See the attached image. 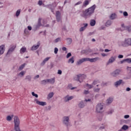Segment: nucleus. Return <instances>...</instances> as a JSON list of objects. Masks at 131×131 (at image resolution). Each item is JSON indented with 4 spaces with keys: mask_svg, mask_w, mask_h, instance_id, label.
Here are the masks:
<instances>
[{
    "mask_svg": "<svg viewBox=\"0 0 131 131\" xmlns=\"http://www.w3.org/2000/svg\"><path fill=\"white\" fill-rule=\"evenodd\" d=\"M95 9H96V5H93L88 9L86 10L85 11L83 12V13L81 15L82 17L83 18H88L91 14H93L95 11Z\"/></svg>",
    "mask_w": 131,
    "mask_h": 131,
    "instance_id": "1",
    "label": "nucleus"
},
{
    "mask_svg": "<svg viewBox=\"0 0 131 131\" xmlns=\"http://www.w3.org/2000/svg\"><path fill=\"white\" fill-rule=\"evenodd\" d=\"M99 58L96 57L94 58H83L82 59H79L77 61V65H80V64H82L83 62H86L89 61V62H91L92 63L94 62H96V61H98V59Z\"/></svg>",
    "mask_w": 131,
    "mask_h": 131,
    "instance_id": "2",
    "label": "nucleus"
},
{
    "mask_svg": "<svg viewBox=\"0 0 131 131\" xmlns=\"http://www.w3.org/2000/svg\"><path fill=\"white\" fill-rule=\"evenodd\" d=\"M119 46L124 47H129V46H131V38L125 39L124 41L120 42Z\"/></svg>",
    "mask_w": 131,
    "mask_h": 131,
    "instance_id": "3",
    "label": "nucleus"
},
{
    "mask_svg": "<svg viewBox=\"0 0 131 131\" xmlns=\"http://www.w3.org/2000/svg\"><path fill=\"white\" fill-rule=\"evenodd\" d=\"M85 77H86V76H85V75L79 74L75 76L74 78V79L75 80H78V81H79V82H82L83 79H84Z\"/></svg>",
    "mask_w": 131,
    "mask_h": 131,
    "instance_id": "4",
    "label": "nucleus"
},
{
    "mask_svg": "<svg viewBox=\"0 0 131 131\" xmlns=\"http://www.w3.org/2000/svg\"><path fill=\"white\" fill-rule=\"evenodd\" d=\"M98 83H99V81L95 80V81H93L92 85L86 84L85 85V89H93V87L94 86V85H95V84H98Z\"/></svg>",
    "mask_w": 131,
    "mask_h": 131,
    "instance_id": "5",
    "label": "nucleus"
},
{
    "mask_svg": "<svg viewBox=\"0 0 131 131\" xmlns=\"http://www.w3.org/2000/svg\"><path fill=\"white\" fill-rule=\"evenodd\" d=\"M96 112L97 113H101L103 111V104L99 103L96 106Z\"/></svg>",
    "mask_w": 131,
    "mask_h": 131,
    "instance_id": "6",
    "label": "nucleus"
},
{
    "mask_svg": "<svg viewBox=\"0 0 131 131\" xmlns=\"http://www.w3.org/2000/svg\"><path fill=\"white\" fill-rule=\"evenodd\" d=\"M34 102L36 103L37 105H39L40 106H46L47 105V102L43 101H40L38 99L35 98Z\"/></svg>",
    "mask_w": 131,
    "mask_h": 131,
    "instance_id": "7",
    "label": "nucleus"
},
{
    "mask_svg": "<svg viewBox=\"0 0 131 131\" xmlns=\"http://www.w3.org/2000/svg\"><path fill=\"white\" fill-rule=\"evenodd\" d=\"M46 82H50V83H55V78L52 79H48L47 80H43L42 81V84H45Z\"/></svg>",
    "mask_w": 131,
    "mask_h": 131,
    "instance_id": "8",
    "label": "nucleus"
},
{
    "mask_svg": "<svg viewBox=\"0 0 131 131\" xmlns=\"http://www.w3.org/2000/svg\"><path fill=\"white\" fill-rule=\"evenodd\" d=\"M63 123L65 124L67 126L69 125V117H64L63 118Z\"/></svg>",
    "mask_w": 131,
    "mask_h": 131,
    "instance_id": "9",
    "label": "nucleus"
},
{
    "mask_svg": "<svg viewBox=\"0 0 131 131\" xmlns=\"http://www.w3.org/2000/svg\"><path fill=\"white\" fill-rule=\"evenodd\" d=\"M120 73H121V71H120V70H116L112 73V75L114 77H116V76L119 75Z\"/></svg>",
    "mask_w": 131,
    "mask_h": 131,
    "instance_id": "10",
    "label": "nucleus"
},
{
    "mask_svg": "<svg viewBox=\"0 0 131 131\" xmlns=\"http://www.w3.org/2000/svg\"><path fill=\"white\" fill-rule=\"evenodd\" d=\"M14 125H20V119L17 116H15L14 118Z\"/></svg>",
    "mask_w": 131,
    "mask_h": 131,
    "instance_id": "11",
    "label": "nucleus"
},
{
    "mask_svg": "<svg viewBox=\"0 0 131 131\" xmlns=\"http://www.w3.org/2000/svg\"><path fill=\"white\" fill-rule=\"evenodd\" d=\"M115 60H116V56H112L109 59V60L107 62V65L111 63H113V62H114V61H115Z\"/></svg>",
    "mask_w": 131,
    "mask_h": 131,
    "instance_id": "12",
    "label": "nucleus"
},
{
    "mask_svg": "<svg viewBox=\"0 0 131 131\" xmlns=\"http://www.w3.org/2000/svg\"><path fill=\"white\" fill-rule=\"evenodd\" d=\"M61 13H60V12L56 11V17L57 20L59 22L60 21V20H61Z\"/></svg>",
    "mask_w": 131,
    "mask_h": 131,
    "instance_id": "13",
    "label": "nucleus"
},
{
    "mask_svg": "<svg viewBox=\"0 0 131 131\" xmlns=\"http://www.w3.org/2000/svg\"><path fill=\"white\" fill-rule=\"evenodd\" d=\"M121 83H122V84H124V82H123L122 81V80H119V81H117V82H116L115 83V86H118V85H120V84H121Z\"/></svg>",
    "mask_w": 131,
    "mask_h": 131,
    "instance_id": "14",
    "label": "nucleus"
},
{
    "mask_svg": "<svg viewBox=\"0 0 131 131\" xmlns=\"http://www.w3.org/2000/svg\"><path fill=\"white\" fill-rule=\"evenodd\" d=\"M121 26L123 30H128L129 32H130L131 29L129 27H125L124 24H122Z\"/></svg>",
    "mask_w": 131,
    "mask_h": 131,
    "instance_id": "15",
    "label": "nucleus"
},
{
    "mask_svg": "<svg viewBox=\"0 0 131 131\" xmlns=\"http://www.w3.org/2000/svg\"><path fill=\"white\" fill-rule=\"evenodd\" d=\"M5 52V45L0 46V55H3Z\"/></svg>",
    "mask_w": 131,
    "mask_h": 131,
    "instance_id": "16",
    "label": "nucleus"
},
{
    "mask_svg": "<svg viewBox=\"0 0 131 131\" xmlns=\"http://www.w3.org/2000/svg\"><path fill=\"white\" fill-rule=\"evenodd\" d=\"M72 99H73V96H67L64 97V101L65 102H68V101H70Z\"/></svg>",
    "mask_w": 131,
    "mask_h": 131,
    "instance_id": "17",
    "label": "nucleus"
},
{
    "mask_svg": "<svg viewBox=\"0 0 131 131\" xmlns=\"http://www.w3.org/2000/svg\"><path fill=\"white\" fill-rule=\"evenodd\" d=\"M83 25H84V27H82L80 29V30H79V31H80V32H82V31L85 30V29H86V27H88V24H84Z\"/></svg>",
    "mask_w": 131,
    "mask_h": 131,
    "instance_id": "18",
    "label": "nucleus"
},
{
    "mask_svg": "<svg viewBox=\"0 0 131 131\" xmlns=\"http://www.w3.org/2000/svg\"><path fill=\"white\" fill-rule=\"evenodd\" d=\"M39 46H40V44L39 43H38L36 46L34 45L32 47V51H35V50H37V49L39 48Z\"/></svg>",
    "mask_w": 131,
    "mask_h": 131,
    "instance_id": "19",
    "label": "nucleus"
},
{
    "mask_svg": "<svg viewBox=\"0 0 131 131\" xmlns=\"http://www.w3.org/2000/svg\"><path fill=\"white\" fill-rule=\"evenodd\" d=\"M124 62H127V63H131V58H127L120 61L121 64H122Z\"/></svg>",
    "mask_w": 131,
    "mask_h": 131,
    "instance_id": "20",
    "label": "nucleus"
},
{
    "mask_svg": "<svg viewBox=\"0 0 131 131\" xmlns=\"http://www.w3.org/2000/svg\"><path fill=\"white\" fill-rule=\"evenodd\" d=\"M15 48H16V46H15L11 47V48H10V49L8 50L7 54H11V53H12V52L15 50Z\"/></svg>",
    "mask_w": 131,
    "mask_h": 131,
    "instance_id": "21",
    "label": "nucleus"
},
{
    "mask_svg": "<svg viewBox=\"0 0 131 131\" xmlns=\"http://www.w3.org/2000/svg\"><path fill=\"white\" fill-rule=\"evenodd\" d=\"M50 59H51V57H47L41 63V65H45V64H46V62H48V60H50Z\"/></svg>",
    "mask_w": 131,
    "mask_h": 131,
    "instance_id": "22",
    "label": "nucleus"
},
{
    "mask_svg": "<svg viewBox=\"0 0 131 131\" xmlns=\"http://www.w3.org/2000/svg\"><path fill=\"white\" fill-rule=\"evenodd\" d=\"M14 129L16 131H21V129H20V125H14Z\"/></svg>",
    "mask_w": 131,
    "mask_h": 131,
    "instance_id": "23",
    "label": "nucleus"
},
{
    "mask_svg": "<svg viewBox=\"0 0 131 131\" xmlns=\"http://www.w3.org/2000/svg\"><path fill=\"white\" fill-rule=\"evenodd\" d=\"M14 117V115H11V116H7V118H6V120H7V121H11V120H12V119Z\"/></svg>",
    "mask_w": 131,
    "mask_h": 131,
    "instance_id": "24",
    "label": "nucleus"
},
{
    "mask_svg": "<svg viewBox=\"0 0 131 131\" xmlns=\"http://www.w3.org/2000/svg\"><path fill=\"white\" fill-rule=\"evenodd\" d=\"M27 51L26 48L25 47H23L21 49H20V54H24Z\"/></svg>",
    "mask_w": 131,
    "mask_h": 131,
    "instance_id": "25",
    "label": "nucleus"
},
{
    "mask_svg": "<svg viewBox=\"0 0 131 131\" xmlns=\"http://www.w3.org/2000/svg\"><path fill=\"white\" fill-rule=\"evenodd\" d=\"M90 25L91 26H95L96 25V20L94 19H92L90 21Z\"/></svg>",
    "mask_w": 131,
    "mask_h": 131,
    "instance_id": "26",
    "label": "nucleus"
},
{
    "mask_svg": "<svg viewBox=\"0 0 131 131\" xmlns=\"http://www.w3.org/2000/svg\"><path fill=\"white\" fill-rule=\"evenodd\" d=\"M113 102V98H110L106 100L107 104H111Z\"/></svg>",
    "mask_w": 131,
    "mask_h": 131,
    "instance_id": "27",
    "label": "nucleus"
},
{
    "mask_svg": "<svg viewBox=\"0 0 131 131\" xmlns=\"http://www.w3.org/2000/svg\"><path fill=\"white\" fill-rule=\"evenodd\" d=\"M90 2L88 0H85L83 3V7H86Z\"/></svg>",
    "mask_w": 131,
    "mask_h": 131,
    "instance_id": "28",
    "label": "nucleus"
},
{
    "mask_svg": "<svg viewBox=\"0 0 131 131\" xmlns=\"http://www.w3.org/2000/svg\"><path fill=\"white\" fill-rule=\"evenodd\" d=\"M68 63H71L72 64H73L74 63V57H72L68 60Z\"/></svg>",
    "mask_w": 131,
    "mask_h": 131,
    "instance_id": "29",
    "label": "nucleus"
},
{
    "mask_svg": "<svg viewBox=\"0 0 131 131\" xmlns=\"http://www.w3.org/2000/svg\"><path fill=\"white\" fill-rule=\"evenodd\" d=\"M78 106L79 108H83L84 107V103L82 101L78 104Z\"/></svg>",
    "mask_w": 131,
    "mask_h": 131,
    "instance_id": "30",
    "label": "nucleus"
},
{
    "mask_svg": "<svg viewBox=\"0 0 131 131\" xmlns=\"http://www.w3.org/2000/svg\"><path fill=\"white\" fill-rule=\"evenodd\" d=\"M89 52H91V50H82V54H86V55H88L89 53Z\"/></svg>",
    "mask_w": 131,
    "mask_h": 131,
    "instance_id": "31",
    "label": "nucleus"
},
{
    "mask_svg": "<svg viewBox=\"0 0 131 131\" xmlns=\"http://www.w3.org/2000/svg\"><path fill=\"white\" fill-rule=\"evenodd\" d=\"M122 129H123L124 130H126V129H128V126H127L126 125H124L122 127Z\"/></svg>",
    "mask_w": 131,
    "mask_h": 131,
    "instance_id": "32",
    "label": "nucleus"
},
{
    "mask_svg": "<svg viewBox=\"0 0 131 131\" xmlns=\"http://www.w3.org/2000/svg\"><path fill=\"white\" fill-rule=\"evenodd\" d=\"M115 18H116V15L115 14H112L110 16V19H111L112 20L115 19Z\"/></svg>",
    "mask_w": 131,
    "mask_h": 131,
    "instance_id": "33",
    "label": "nucleus"
},
{
    "mask_svg": "<svg viewBox=\"0 0 131 131\" xmlns=\"http://www.w3.org/2000/svg\"><path fill=\"white\" fill-rule=\"evenodd\" d=\"M111 24H112V23L111 22V20H108L106 23L105 25H106V26L108 27V26H110Z\"/></svg>",
    "mask_w": 131,
    "mask_h": 131,
    "instance_id": "34",
    "label": "nucleus"
},
{
    "mask_svg": "<svg viewBox=\"0 0 131 131\" xmlns=\"http://www.w3.org/2000/svg\"><path fill=\"white\" fill-rule=\"evenodd\" d=\"M53 96H54V93L51 92L49 94L48 98H49V99H51V98H53Z\"/></svg>",
    "mask_w": 131,
    "mask_h": 131,
    "instance_id": "35",
    "label": "nucleus"
},
{
    "mask_svg": "<svg viewBox=\"0 0 131 131\" xmlns=\"http://www.w3.org/2000/svg\"><path fill=\"white\" fill-rule=\"evenodd\" d=\"M20 13H21V10L18 9L16 12V17H18L20 15Z\"/></svg>",
    "mask_w": 131,
    "mask_h": 131,
    "instance_id": "36",
    "label": "nucleus"
},
{
    "mask_svg": "<svg viewBox=\"0 0 131 131\" xmlns=\"http://www.w3.org/2000/svg\"><path fill=\"white\" fill-rule=\"evenodd\" d=\"M41 21V19L39 18L38 25L37 26V28H38V27H39V26H41V24L40 23Z\"/></svg>",
    "mask_w": 131,
    "mask_h": 131,
    "instance_id": "37",
    "label": "nucleus"
},
{
    "mask_svg": "<svg viewBox=\"0 0 131 131\" xmlns=\"http://www.w3.org/2000/svg\"><path fill=\"white\" fill-rule=\"evenodd\" d=\"M25 65H26V64L25 63V64H23L21 66H20L19 68V70H22L23 69V68H24L25 67Z\"/></svg>",
    "mask_w": 131,
    "mask_h": 131,
    "instance_id": "38",
    "label": "nucleus"
},
{
    "mask_svg": "<svg viewBox=\"0 0 131 131\" xmlns=\"http://www.w3.org/2000/svg\"><path fill=\"white\" fill-rule=\"evenodd\" d=\"M32 96H33V97H35V98H38V95L34 93V92H32Z\"/></svg>",
    "mask_w": 131,
    "mask_h": 131,
    "instance_id": "39",
    "label": "nucleus"
},
{
    "mask_svg": "<svg viewBox=\"0 0 131 131\" xmlns=\"http://www.w3.org/2000/svg\"><path fill=\"white\" fill-rule=\"evenodd\" d=\"M26 79H28V80L31 81V77L29 75L27 76L26 77Z\"/></svg>",
    "mask_w": 131,
    "mask_h": 131,
    "instance_id": "40",
    "label": "nucleus"
},
{
    "mask_svg": "<svg viewBox=\"0 0 131 131\" xmlns=\"http://www.w3.org/2000/svg\"><path fill=\"white\" fill-rule=\"evenodd\" d=\"M26 72L24 71H21L19 74V75H21V76H23L24 75H25Z\"/></svg>",
    "mask_w": 131,
    "mask_h": 131,
    "instance_id": "41",
    "label": "nucleus"
},
{
    "mask_svg": "<svg viewBox=\"0 0 131 131\" xmlns=\"http://www.w3.org/2000/svg\"><path fill=\"white\" fill-rule=\"evenodd\" d=\"M58 51H59V50L57 48H55L54 49V53L55 54H58Z\"/></svg>",
    "mask_w": 131,
    "mask_h": 131,
    "instance_id": "42",
    "label": "nucleus"
},
{
    "mask_svg": "<svg viewBox=\"0 0 131 131\" xmlns=\"http://www.w3.org/2000/svg\"><path fill=\"white\" fill-rule=\"evenodd\" d=\"M113 112H114V111L113 110H111L107 112V114H112V113H113Z\"/></svg>",
    "mask_w": 131,
    "mask_h": 131,
    "instance_id": "43",
    "label": "nucleus"
},
{
    "mask_svg": "<svg viewBox=\"0 0 131 131\" xmlns=\"http://www.w3.org/2000/svg\"><path fill=\"white\" fill-rule=\"evenodd\" d=\"M123 15L124 16H125V17L128 16V14L127 13V12H126V11L123 12Z\"/></svg>",
    "mask_w": 131,
    "mask_h": 131,
    "instance_id": "44",
    "label": "nucleus"
},
{
    "mask_svg": "<svg viewBox=\"0 0 131 131\" xmlns=\"http://www.w3.org/2000/svg\"><path fill=\"white\" fill-rule=\"evenodd\" d=\"M80 4H82V2L79 1V2H77V3H76L75 4V6H77L78 5H80Z\"/></svg>",
    "mask_w": 131,
    "mask_h": 131,
    "instance_id": "45",
    "label": "nucleus"
},
{
    "mask_svg": "<svg viewBox=\"0 0 131 131\" xmlns=\"http://www.w3.org/2000/svg\"><path fill=\"white\" fill-rule=\"evenodd\" d=\"M60 40H61L60 38H57L55 40V42H58V41H60Z\"/></svg>",
    "mask_w": 131,
    "mask_h": 131,
    "instance_id": "46",
    "label": "nucleus"
},
{
    "mask_svg": "<svg viewBox=\"0 0 131 131\" xmlns=\"http://www.w3.org/2000/svg\"><path fill=\"white\" fill-rule=\"evenodd\" d=\"M127 70L129 73H131V67H127Z\"/></svg>",
    "mask_w": 131,
    "mask_h": 131,
    "instance_id": "47",
    "label": "nucleus"
},
{
    "mask_svg": "<svg viewBox=\"0 0 131 131\" xmlns=\"http://www.w3.org/2000/svg\"><path fill=\"white\" fill-rule=\"evenodd\" d=\"M70 57H71V53H69L67 55V58H68Z\"/></svg>",
    "mask_w": 131,
    "mask_h": 131,
    "instance_id": "48",
    "label": "nucleus"
},
{
    "mask_svg": "<svg viewBox=\"0 0 131 131\" xmlns=\"http://www.w3.org/2000/svg\"><path fill=\"white\" fill-rule=\"evenodd\" d=\"M41 5H42V1L40 0L38 2V5L39 6H41Z\"/></svg>",
    "mask_w": 131,
    "mask_h": 131,
    "instance_id": "49",
    "label": "nucleus"
},
{
    "mask_svg": "<svg viewBox=\"0 0 131 131\" xmlns=\"http://www.w3.org/2000/svg\"><path fill=\"white\" fill-rule=\"evenodd\" d=\"M124 118L125 119H127V118H129V115H126L124 116Z\"/></svg>",
    "mask_w": 131,
    "mask_h": 131,
    "instance_id": "50",
    "label": "nucleus"
},
{
    "mask_svg": "<svg viewBox=\"0 0 131 131\" xmlns=\"http://www.w3.org/2000/svg\"><path fill=\"white\" fill-rule=\"evenodd\" d=\"M71 85V84H69L68 85L69 89H70V90H74V89H75V88H71V87H70Z\"/></svg>",
    "mask_w": 131,
    "mask_h": 131,
    "instance_id": "51",
    "label": "nucleus"
},
{
    "mask_svg": "<svg viewBox=\"0 0 131 131\" xmlns=\"http://www.w3.org/2000/svg\"><path fill=\"white\" fill-rule=\"evenodd\" d=\"M118 57L119 58V59H122V58H123V55H119Z\"/></svg>",
    "mask_w": 131,
    "mask_h": 131,
    "instance_id": "52",
    "label": "nucleus"
},
{
    "mask_svg": "<svg viewBox=\"0 0 131 131\" xmlns=\"http://www.w3.org/2000/svg\"><path fill=\"white\" fill-rule=\"evenodd\" d=\"M105 127H106V125L100 127L99 128H100V129H104V128H105Z\"/></svg>",
    "mask_w": 131,
    "mask_h": 131,
    "instance_id": "53",
    "label": "nucleus"
},
{
    "mask_svg": "<svg viewBox=\"0 0 131 131\" xmlns=\"http://www.w3.org/2000/svg\"><path fill=\"white\" fill-rule=\"evenodd\" d=\"M58 74H62V71L61 70H59L58 71Z\"/></svg>",
    "mask_w": 131,
    "mask_h": 131,
    "instance_id": "54",
    "label": "nucleus"
},
{
    "mask_svg": "<svg viewBox=\"0 0 131 131\" xmlns=\"http://www.w3.org/2000/svg\"><path fill=\"white\" fill-rule=\"evenodd\" d=\"M89 91H86V90H85V91H84V94H85V95H88V94H89Z\"/></svg>",
    "mask_w": 131,
    "mask_h": 131,
    "instance_id": "55",
    "label": "nucleus"
},
{
    "mask_svg": "<svg viewBox=\"0 0 131 131\" xmlns=\"http://www.w3.org/2000/svg\"><path fill=\"white\" fill-rule=\"evenodd\" d=\"M110 50L108 49H105L104 52H105L106 53H108V52H110Z\"/></svg>",
    "mask_w": 131,
    "mask_h": 131,
    "instance_id": "56",
    "label": "nucleus"
},
{
    "mask_svg": "<svg viewBox=\"0 0 131 131\" xmlns=\"http://www.w3.org/2000/svg\"><path fill=\"white\" fill-rule=\"evenodd\" d=\"M101 55L102 56V57H106V56H107V54L105 53H102L101 54Z\"/></svg>",
    "mask_w": 131,
    "mask_h": 131,
    "instance_id": "57",
    "label": "nucleus"
},
{
    "mask_svg": "<svg viewBox=\"0 0 131 131\" xmlns=\"http://www.w3.org/2000/svg\"><path fill=\"white\" fill-rule=\"evenodd\" d=\"M85 102H91V99H89L88 100L85 99Z\"/></svg>",
    "mask_w": 131,
    "mask_h": 131,
    "instance_id": "58",
    "label": "nucleus"
},
{
    "mask_svg": "<svg viewBox=\"0 0 131 131\" xmlns=\"http://www.w3.org/2000/svg\"><path fill=\"white\" fill-rule=\"evenodd\" d=\"M28 29L29 30H31V29H32V28L30 26H28Z\"/></svg>",
    "mask_w": 131,
    "mask_h": 131,
    "instance_id": "59",
    "label": "nucleus"
},
{
    "mask_svg": "<svg viewBox=\"0 0 131 131\" xmlns=\"http://www.w3.org/2000/svg\"><path fill=\"white\" fill-rule=\"evenodd\" d=\"M39 77V75H37L35 77L34 79H36V78H38Z\"/></svg>",
    "mask_w": 131,
    "mask_h": 131,
    "instance_id": "60",
    "label": "nucleus"
},
{
    "mask_svg": "<svg viewBox=\"0 0 131 131\" xmlns=\"http://www.w3.org/2000/svg\"><path fill=\"white\" fill-rule=\"evenodd\" d=\"M62 51H66V50H67V49L66 48V47H63L62 48Z\"/></svg>",
    "mask_w": 131,
    "mask_h": 131,
    "instance_id": "61",
    "label": "nucleus"
},
{
    "mask_svg": "<svg viewBox=\"0 0 131 131\" xmlns=\"http://www.w3.org/2000/svg\"><path fill=\"white\" fill-rule=\"evenodd\" d=\"M126 90L127 92H129V91H130V88H127L126 89Z\"/></svg>",
    "mask_w": 131,
    "mask_h": 131,
    "instance_id": "62",
    "label": "nucleus"
},
{
    "mask_svg": "<svg viewBox=\"0 0 131 131\" xmlns=\"http://www.w3.org/2000/svg\"><path fill=\"white\" fill-rule=\"evenodd\" d=\"M99 91H100V89H95V92H99Z\"/></svg>",
    "mask_w": 131,
    "mask_h": 131,
    "instance_id": "63",
    "label": "nucleus"
},
{
    "mask_svg": "<svg viewBox=\"0 0 131 131\" xmlns=\"http://www.w3.org/2000/svg\"><path fill=\"white\" fill-rule=\"evenodd\" d=\"M68 40H69L70 42L72 41V40L71 38H68Z\"/></svg>",
    "mask_w": 131,
    "mask_h": 131,
    "instance_id": "64",
    "label": "nucleus"
}]
</instances>
